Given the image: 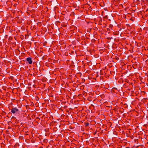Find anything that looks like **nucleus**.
Here are the masks:
<instances>
[{"label":"nucleus","instance_id":"nucleus-1","mask_svg":"<svg viewBox=\"0 0 148 148\" xmlns=\"http://www.w3.org/2000/svg\"><path fill=\"white\" fill-rule=\"evenodd\" d=\"M18 109L16 107L12 108L11 110V112L13 114H14L16 112H18Z\"/></svg>","mask_w":148,"mask_h":148},{"label":"nucleus","instance_id":"nucleus-2","mask_svg":"<svg viewBox=\"0 0 148 148\" xmlns=\"http://www.w3.org/2000/svg\"><path fill=\"white\" fill-rule=\"evenodd\" d=\"M26 60L29 64H31L32 63V58L30 57L27 58H26Z\"/></svg>","mask_w":148,"mask_h":148},{"label":"nucleus","instance_id":"nucleus-3","mask_svg":"<svg viewBox=\"0 0 148 148\" xmlns=\"http://www.w3.org/2000/svg\"><path fill=\"white\" fill-rule=\"evenodd\" d=\"M119 33V32L118 31L115 32H114L113 33L115 35H117Z\"/></svg>","mask_w":148,"mask_h":148},{"label":"nucleus","instance_id":"nucleus-4","mask_svg":"<svg viewBox=\"0 0 148 148\" xmlns=\"http://www.w3.org/2000/svg\"><path fill=\"white\" fill-rule=\"evenodd\" d=\"M85 126L86 127L88 126L89 125V123L87 122V123H85Z\"/></svg>","mask_w":148,"mask_h":148},{"label":"nucleus","instance_id":"nucleus-5","mask_svg":"<svg viewBox=\"0 0 148 148\" xmlns=\"http://www.w3.org/2000/svg\"><path fill=\"white\" fill-rule=\"evenodd\" d=\"M113 89H117V88H113Z\"/></svg>","mask_w":148,"mask_h":148},{"label":"nucleus","instance_id":"nucleus-6","mask_svg":"<svg viewBox=\"0 0 148 148\" xmlns=\"http://www.w3.org/2000/svg\"><path fill=\"white\" fill-rule=\"evenodd\" d=\"M106 26V24H105L103 26H104V27H105Z\"/></svg>","mask_w":148,"mask_h":148},{"label":"nucleus","instance_id":"nucleus-7","mask_svg":"<svg viewBox=\"0 0 148 148\" xmlns=\"http://www.w3.org/2000/svg\"><path fill=\"white\" fill-rule=\"evenodd\" d=\"M36 119H39V118L37 117V118H36Z\"/></svg>","mask_w":148,"mask_h":148},{"label":"nucleus","instance_id":"nucleus-8","mask_svg":"<svg viewBox=\"0 0 148 148\" xmlns=\"http://www.w3.org/2000/svg\"><path fill=\"white\" fill-rule=\"evenodd\" d=\"M121 28L120 29V31H121Z\"/></svg>","mask_w":148,"mask_h":148}]
</instances>
